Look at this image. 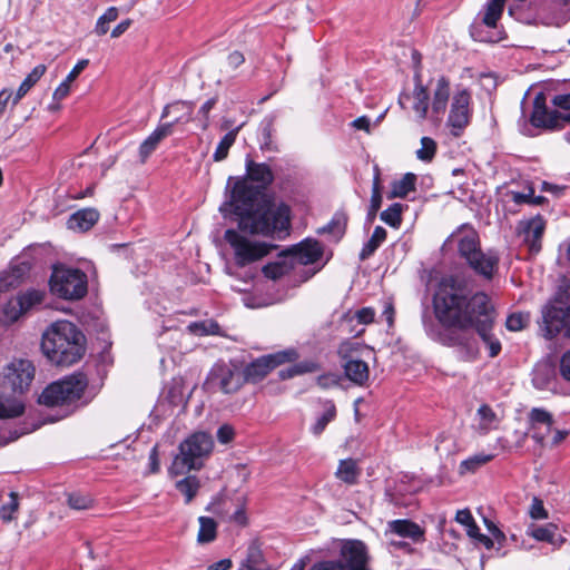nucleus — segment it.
I'll list each match as a JSON object with an SVG mask.
<instances>
[{"mask_svg":"<svg viewBox=\"0 0 570 570\" xmlns=\"http://www.w3.org/2000/svg\"><path fill=\"white\" fill-rule=\"evenodd\" d=\"M53 295L67 299L77 301L87 294V275L78 269L63 265L55 266L49 281Z\"/></svg>","mask_w":570,"mask_h":570,"instance_id":"423d86ee","label":"nucleus"},{"mask_svg":"<svg viewBox=\"0 0 570 570\" xmlns=\"http://www.w3.org/2000/svg\"><path fill=\"white\" fill-rule=\"evenodd\" d=\"M41 350L52 364L70 366L85 355L86 337L73 323L57 321L42 334Z\"/></svg>","mask_w":570,"mask_h":570,"instance_id":"7ed1b4c3","label":"nucleus"},{"mask_svg":"<svg viewBox=\"0 0 570 570\" xmlns=\"http://www.w3.org/2000/svg\"><path fill=\"white\" fill-rule=\"evenodd\" d=\"M43 292L37 291V289H28L24 293L19 294L16 296L18 301L21 303V307L23 312H28L33 306L39 305L43 301Z\"/></svg>","mask_w":570,"mask_h":570,"instance_id":"79ce46f5","label":"nucleus"},{"mask_svg":"<svg viewBox=\"0 0 570 570\" xmlns=\"http://www.w3.org/2000/svg\"><path fill=\"white\" fill-rule=\"evenodd\" d=\"M382 204V195H381V187H380V170L377 167H375V174L373 178V186H372V195H371V202H370V208H368V218L372 219L376 216L377 210L380 209Z\"/></svg>","mask_w":570,"mask_h":570,"instance_id":"ea45409f","label":"nucleus"},{"mask_svg":"<svg viewBox=\"0 0 570 570\" xmlns=\"http://www.w3.org/2000/svg\"><path fill=\"white\" fill-rule=\"evenodd\" d=\"M435 317L448 328L484 332L489 314H494L490 297L484 292L472 293L463 278L443 277L433 298Z\"/></svg>","mask_w":570,"mask_h":570,"instance_id":"f03ea898","label":"nucleus"},{"mask_svg":"<svg viewBox=\"0 0 570 570\" xmlns=\"http://www.w3.org/2000/svg\"><path fill=\"white\" fill-rule=\"evenodd\" d=\"M347 225V216L345 213L337 212L334 214L332 219L328 222L327 225L320 228L317 230L318 234H331L335 240H338L342 238V236L345 234Z\"/></svg>","mask_w":570,"mask_h":570,"instance_id":"c756f323","label":"nucleus"},{"mask_svg":"<svg viewBox=\"0 0 570 570\" xmlns=\"http://www.w3.org/2000/svg\"><path fill=\"white\" fill-rule=\"evenodd\" d=\"M564 308L554 305H546L542 308L541 331L544 337L553 338L564 328Z\"/></svg>","mask_w":570,"mask_h":570,"instance_id":"6ab92c4d","label":"nucleus"},{"mask_svg":"<svg viewBox=\"0 0 570 570\" xmlns=\"http://www.w3.org/2000/svg\"><path fill=\"white\" fill-rule=\"evenodd\" d=\"M218 327V324L214 322H197L189 325L191 332L200 335L215 334Z\"/></svg>","mask_w":570,"mask_h":570,"instance_id":"864d4df0","label":"nucleus"},{"mask_svg":"<svg viewBox=\"0 0 570 570\" xmlns=\"http://www.w3.org/2000/svg\"><path fill=\"white\" fill-rule=\"evenodd\" d=\"M200 481L196 475H188L176 482V489L185 497V502L188 504L198 493Z\"/></svg>","mask_w":570,"mask_h":570,"instance_id":"c9c22d12","label":"nucleus"},{"mask_svg":"<svg viewBox=\"0 0 570 570\" xmlns=\"http://www.w3.org/2000/svg\"><path fill=\"white\" fill-rule=\"evenodd\" d=\"M529 322L530 315L528 313H513L507 318L505 325L508 330L517 332L523 330Z\"/></svg>","mask_w":570,"mask_h":570,"instance_id":"8fccbe9b","label":"nucleus"},{"mask_svg":"<svg viewBox=\"0 0 570 570\" xmlns=\"http://www.w3.org/2000/svg\"><path fill=\"white\" fill-rule=\"evenodd\" d=\"M553 416L550 412L533 407L529 413V433L541 446L544 445L547 436L552 432Z\"/></svg>","mask_w":570,"mask_h":570,"instance_id":"dca6fc26","label":"nucleus"},{"mask_svg":"<svg viewBox=\"0 0 570 570\" xmlns=\"http://www.w3.org/2000/svg\"><path fill=\"white\" fill-rule=\"evenodd\" d=\"M333 562L335 570H370L367 549L360 540L343 542L340 559Z\"/></svg>","mask_w":570,"mask_h":570,"instance_id":"9b49d317","label":"nucleus"},{"mask_svg":"<svg viewBox=\"0 0 570 570\" xmlns=\"http://www.w3.org/2000/svg\"><path fill=\"white\" fill-rule=\"evenodd\" d=\"M416 176L412 173L405 174L401 179L393 181L389 198H404L415 189Z\"/></svg>","mask_w":570,"mask_h":570,"instance_id":"473e14b6","label":"nucleus"},{"mask_svg":"<svg viewBox=\"0 0 570 570\" xmlns=\"http://www.w3.org/2000/svg\"><path fill=\"white\" fill-rule=\"evenodd\" d=\"M557 527L554 524H548L546 527H535L529 534L538 541L549 542L553 540V534Z\"/></svg>","mask_w":570,"mask_h":570,"instance_id":"603ef678","label":"nucleus"},{"mask_svg":"<svg viewBox=\"0 0 570 570\" xmlns=\"http://www.w3.org/2000/svg\"><path fill=\"white\" fill-rule=\"evenodd\" d=\"M24 312L20 301L16 297L9 299L2 308V321L6 323L16 322Z\"/></svg>","mask_w":570,"mask_h":570,"instance_id":"37998d69","label":"nucleus"},{"mask_svg":"<svg viewBox=\"0 0 570 570\" xmlns=\"http://www.w3.org/2000/svg\"><path fill=\"white\" fill-rule=\"evenodd\" d=\"M99 216L95 208L80 209L69 217L68 227L72 230L87 232L98 222Z\"/></svg>","mask_w":570,"mask_h":570,"instance_id":"5701e85b","label":"nucleus"},{"mask_svg":"<svg viewBox=\"0 0 570 570\" xmlns=\"http://www.w3.org/2000/svg\"><path fill=\"white\" fill-rule=\"evenodd\" d=\"M389 530L402 538H409L414 542H419L424 539V530L411 520L401 519L390 521Z\"/></svg>","mask_w":570,"mask_h":570,"instance_id":"412c9836","label":"nucleus"},{"mask_svg":"<svg viewBox=\"0 0 570 570\" xmlns=\"http://www.w3.org/2000/svg\"><path fill=\"white\" fill-rule=\"evenodd\" d=\"M493 459L492 454H475L462 461L459 468L461 474L473 473L482 465L487 464Z\"/></svg>","mask_w":570,"mask_h":570,"instance_id":"4c0bfd02","label":"nucleus"},{"mask_svg":"<svg viewBox=\"0 0 570 570\" xmlns=\"http://www.w3.org/2000/svg\"><path fill=\"white\" fill-rule=\"evenodd\" d=\"M88 386V379L82 373L69 375L49 384L40 394L39 403L48 407H65V415L70 406L79 401Z\"/></svg>","mask_w":570,"mask_h":570,"instance_id":"39448f33","label":"nucleus"},{"mask_svg":"<svg viewBox=\"0 0 570 570\" xmlns=\"http://www.w3.org/2000/svg\"><path fill=\"white\" fill-rule=\"evenodd\" d=\"M350 343H344L338 350V354L343 361L345 376L358 386L365 385L370 377V368L366 362L354 357L348 353Z\"/></svg>","mask_w":570,"mask_h":570,"instance_id":"4468645a","label":"nucleus"},{"mask_svg":"<svg viewBox=\"0 0 570 570\" xmlns=\"http://www.w3.org/2000/svg\"><path fill=\"white\" fill-rule=\"evenodd\" d=\"M216 101V98H210L207 101H205L198 110L199 116H202V127L204 130H206L209 126V112L215 107Z\"/></svg>","mask_w":570,"mask_h":570,"instance_id":"6e6d98bb","label":"nucleus"},{"mask_svg":"<svg viewBox=\"0 0 570 570\" xmlns=\"http://www.w3.org/2000/svg\"><path fill=\"white\" fill-rule=\"evenodd\" d=\"M3 377L13 392L23 393L35 377V366L28 360H13L6 366Z\"/></svg>","mask_w":570,"mask_h":570,"instance_id":"f8f14e48","label":"nucleus"},{"mask_svg":"<svg viewBox=\"0 0 570 570\" xmlns=\"http://www.w3.org/2000/svg\"><path fill=\"white\" fill-rule=\"evenodd\" d=\"M24 411V406L18 401H3L0 397V419H9L20 416Z\"/></svg>","mask_w":570,"mask_h":570,"instance_id":"a18cd8bd","label":"nucleus"},{"mask_svg":"<svg viewBox=\"0 0 570 570\" xmlns=\"http://www.w3.org/2000/svg\"><path fill=\"white\" fill-rule=\"evenodd\" d=\"M559 372L563 380L570 382V348L560 357Z\"/></svg>","mask_w":570,"mask_h":570,"instance_id":"4d7b16f0","label":"nucleus"},{"mask_svg":"<svg viewBox=\"0 0 570 570\" xmlns=\"http://www.w3.org/2000/svg\"><path fill=\"white\" fill-rule=\"evenodd\" d=\"M483 321H487L484 332H481L480 330H474L479 336L482 338V341L488 345L489 347V356L495 357L501 352V343L499 340L494 338L491 334V330L493 326L494 321V314H489Z\"/></svg>","mask_w":570,"mask_h":570,"instance_id":"2f4dec72","label":"nucleus"},{"mask_svg":"<svg viewBox=\"0 0 570 570\" xmlns=\"http://www.w3.org/2000/svg\"><path fill=\"white\" fill-rule=\"evenodd\" d=\"M387 236L386 230L382 226H376L371 238L363 245L360 252V261L370 258L376 249L385 242Z\"/></svg>","mask_w":570,"mask_h":570,"instance_id":"c85d7f7f","label":"nucleus"},{"mask_svg":"<svg viewBox=\"0 0 570 570\" xmlns=\"http://www.w3.org/2000/svg\"><path fill=\"white\" fill-rule=\"evenodd\" d=\"M465 262L475 274L485 279H492L498 269L500 256L493 249H488L487 252L479 249L475 255Z\"/></svg>","mask_w":570,"mask_h":570,"instance_id":"f3484780","label":"nucleus"},{"mask_svg":"<svg viewBox=\"0 0 570 570\" xmlns=\"http://www.w3.org/2000/svg\"><path fill=\"white\" fill-rule=\"evenodd\" d=\"M239 127L229 130L218 142L216 150L213 154L214 161H223L227 158L229 148L234 145Z\"/></svg>","mask_w":570,"mask_h":570,"instance_id":"e433bc0d","label":"nucleus"},{"mask_svg":"<svg viewBox=\"0 0 570 570\" xmlns=\"http://www.w3.org/2000/svg\"><path fill=\"white\" fill-rule=\"evenodd\" d=\"M245 383L242 371L232 363L218 362L209 371L205 385L209 391L235 394Z\"/></svg>","mask_w":570,"mask_h":570,"instance_id":"6e6552de","label":"nucleus"},{"mask_svg":"<svg viewBox=\"0 0 570 570\" xmlns=\"http://www.w3.org/2000/svg\"><path fill=\"white\" fill-rule=\"evenodd\" d=\"M466 534L473 539L476 543L482 544L487 549L493 548V540L489 538L488 535L481 533L480 528L473 521L468 528H466Z\"/></svg>","mask_w":570,"mask_h":570,"instance_id":"09e8293b","label":"nucleus"},{"mask_svg":"<svg viewBox=\"0 0 570 570\" xmlns=\"http://www.w3.org/2000/svg\"><path fill=\"white\" fill-rule=\"evenodd\" d=\"M149 469L151 473L159 472L160 463H159V454L158 446L155 445L149 453Z\"/></svg>","mask_w":570,"mask_h":570,"instance_id":"69168bd1","label":"nucleus"},{"mask_svg":"<svg viewBox=\"0 0 570 570\" xmlns=\"http://www.w3.org/2000/svg\"><path fill=\"white\" fill-rule=\"evenodd\" d=\"M229 520L237 523L238 525H246L247 524V515H246V508H245V500H240L236 504L235 511L229 515Z\"/></svg>","mask_w":570,"mask_h":570,"instance_id":"5fc2aeb1","label":"nucleus"},{"mask_svg":"<svg viewBox=\"0 0 570 570\" xmlns=\"http://www.w3.org/2000/svg\"><path fill=\"white\" fill-rule=\"evenodd\" d=\"M286 250L293 258L294 266L314 264L323 256V246L315 239H305Z\"/></svg>","mask_w":570,"mask_h":570,"instance_id":"a211bd4d","label":"nucleus"},{"mask_svg":"<svg viewBox=\"0 0 570 570\" xmlns=\"http://www.w3.org/2000/svg\"><path fill=\"white\" fill-rule=\"evenodd\" d=\"M375 311L372 307H363L355 312L354 318L357 320L358 323L367 325L374 321Z\"/></svg>","mask_w":570,"mask_h":570,"instance_id":"13d9d810","label":"nucleus"},{"mask_svg":"<svg viewBox=\"0 0 570 570\" xmlns=\"http://www.w3.org/2000/svg\"><path fill=\"white\" fill-rule=\"evenodd\" d=\"M246 176L258 186H252L246 179L234 183L230 200L222 207L236 214L242 232L265 237L287 234L291 226V208L284 203L273 204L265 198L261 189L268 187L274 180L272 168L265 163H256L246 158Z\"/></svg>","mask_w":570,"mask_h":570,"instance_id":"f257e3e1","label":"nucleus"},{"mask_svg":"<svg viewBox=\"0 0 570 570\" xmlns=\"http://www.w3.org/2000/svg\"><path fill=\"white\" fill-rule=\"evenodd\" d=\"M199 530L197 534V542L199 544L210 543L217 537V523L213 518L199 517Z\"/></svg>","mask_w":570,"mask_h":570,"instance_id":"f704fd0d","label":"nucleus"},{"mask_svg":"<svg viewBox=\"0 0 570 570\" xmlns=\"http://www.w3.org/2000/svg\"><path fill=\"white\" fill-rule=\"evenodd\" d=\"M118 18V9L109 7L97 20L95 32L99 36L106 35L109 30V23Z\"/></svg>","mask_w":570,"mask_h":570,"instance_id":"c03bdc74","label":"nucleus"},{"mask_svg":"<svg viewBox=\"0 0 570 570\" xmlns=\"http://www.w3.org/2000/svg\"><path fill=\"white\" fill-rule=\"evenodd\" d=\"M213 449L214 440L209 433L199 431L190 434L179 444L178 453L168 468V474L176 478L191 470H200Z\"/></svg>","mask_w":570,"mask_h":570,"instance_id":"20e7f679","label":"nucleus"},{"mask_svg":"<svg viewBox=\"0 0 570 570\" xmlns=\"http://www.w3.org/2000/svg\"><path fill=\"white\" fill-rule=\"evenodd\" d=\"M169 135H171V125L158 126L139 146L141 163H145L157 148L159 142Z\"/></svg>","mask_w":570,"mask_h":570,"instance_id":"4be33fe9","label":"nucleus"},{"mask_svg":"<svg viewBox=\"0 0 570 570\" xmlns=\"http://www.w3.org/2000/svg\"><path fill=\"white\" fill-rule=\"evenodd\" d=\"M46 70L47 68L45 65H38L31 70L19 86L16 97L12 100L13 105L18 104V101L39 81Z\"/></svg>","mask_w":570,"mask_h":570,"instance_id":"72a5a7b5","label":"nucleus"},{"mask_svg":"<svg viewBox=\"0 0 570 570\" xmlns=\"http://www.w3.org/2000/svg\"><path fill=\"white\" fill-rule=\"evenodd\" d=\"M530 515L532 519L540 520L546 519L548 517V513L543 507V503L541 500L534 498L530 508Z\"/></svg>","mask_w":570,"mask_h":570,"instance_id":"680f3d73","label":"nucleus"},{"mask_svg":"<svg viewBox=\"0 0 570 570\" xmlns=\"http://www.w3.org/2000/svg\"><path fill=\"white\" fill-rule=\"evenodd\" d=\"M298 358V353L294 348L267 354L249 363L242 372L245 382L258 383L265 379L275 367L294 362Z\"/></svg>","mask_w":570,"mask_h":570,"instance_id":"1a4fd4ad","label":"nucleus"},{"mask_svg":"<svg viewBox=\"0 0 570 570\" xmlns=\"http://www.w3.org/2000/svg\"><path fill=\"white\" fill-rule=\"evenodd\" d=\"M336 416V407L332 401L325 403L324 413L317 419L316 423L312 426V432L320 435Z\"/></svg>","mask_w":570,"mask_h":570,"instance_id":"a19ab883","label":"nucleus"},{"mask_svg":"<svg viewBox=\"0 0 570 570\" xmlns=\"http://www.w3.org/2000/svg\"><path fill=\"white\" fill-rule=\"evenodd\" d=\"M30 265L26 262H20L10 265L0 279V286L16 287L29 274Z\"/></svg>","mask_w":570,"mask_h":570,"instance_id":"a878e982","label":"nucleus"},{"mask_svg":"<svg viewBox=\"0 0 570 570\" xmlns=\"http://www.w3.org/2000/svg\"><path fill=\"white\" fill-rule=\"evenodd\" d=\"M450 98V81L444 76H441L436 80V86L433 91V99H432V114L440 116L444 114L448 101Z\"/></svg>","mask_w":570,"mask_h":570,"instance_id":"393cba45","label":"nucleus"},{"mask_svg":"<svg viewBox=\"0 0 570 570\" xmlns=\"http://www.w3.org/2000/svg\"><path fill=\"white\" fill-rule=\"evenodd\" d=\"M233 562L230 559H222L217 562H214L207 567V570H230Z\"/></svg>","mask_w":570,"mask_h":570,"instance_id":"774afa93","label":"nucleus"},{"mask_svg":"<svg viewBox=\"0 0 570 570\" xmlns=\"http://www.w3.org/2000/svg\"><path fill=\"white\" fill-rule=\"evenodd\" d=\"M436 142L430 137L421 138V147L416 150V157L422 160L430 163L436 153Z\"/></svg>","mask_w":570,"mask_h":570,"instance_id":"49530a36","label":"nucleus"},{"mask_svg":"<svg viewBox=\"0 0 570 570\" xmlns=\"http://www.w3.org/2000/svg\"><path fill=\"white\" fill-rule=\"evenodd\" d=\"M472 97L469 90H456L452 96L446 126L454 137H460L472 118Z\"/></svg>","mask_w":570,"mask_h":570,"instance_id":"9d476101","label":"nucleus"},{"mask_svg":"<svg viewBox=\"0 0 570 570\" xmlns=\"http://www.w3.org/2000/svg\"><path fill=\"white\" fill-rule=\"evenodd\" d=\"M460 345L464 346L466 348V354L469 360H474L478 355V346L475 343V340L473 337L471 338H462L460 341Z\"/></svg>","mask_w":570,"mask_h":570,"instance_id":"e2e57ef3","label":"nucleus"},{"mask_svg":"<svg viewBox=\"0 0 570 570\" xmlns=\"http://www.w3.org/2000/svg\"><path fill=\"white\" fill-rule=\"evenodd\" d=\"M292 269H294L293 258L289 257L287 250H283L278 255L277 261L268 263L262 271L267 278L276 281L288 274Z\"/></svg>","mask_w":570,"mask_h":570,"instance_id":"b1692460","label":"nucleus"},{"mask_svg":"<svg viewBox=\"0 0 570 570\" xmlns=\"http://www.w3.org/2000/svg\"><path fill=\"white\" fill-rule=\"evenodd\" d=\"M234 436H235L234 428L229 424H224V425L219 426V429L217 430V440L222 444L229 443L230 441H233Z\"/></svg>","mask_w":570,"mask_h":570,"instance_id":"bf43d9fd","label":"nucleus"},{"mask_svg":"<svg viewBox=\"0 0 570 570\" xmlns=\"http://www.w3.org/2000/svg\"><path fill=\"white\" fill-rule=\"evenodd\" d=\"M455 520L465 528H468L474 521L470 510L468 509L459 510L456 512Z\"/></svg>","mask_w":570,"mask_h":570,"instance_id":"338daca9","label":"nucleus"},{"mask_svg":"<svg viewBox=\"0 0 570 570\" xmlns=\"http://www.w3.org/2000/svg\"><path fill=\"white\" fill-rule=\"evenodd\" d=\"M68 504L75 510H87L94 504V500L89 495L72 493L68 497Z\"/></svg>","mask_w":570,"mask_h":570,"instance_id":"3c124183","label":"nucleus"},{"mask_svg":"<svg viewBox=\"0 0 570 570\" xmlns=\"http://www.w3.org/2000/svg\"><path fill=\"white\" fill-rule=\"evenodd\" d=\"M404 206L400 203L390 205L381 213V219L391 227L399 228L402 224V212Z\"/></svg>","mask_w":570,"mask_h":570,"instance_id":"58836bf2","label":"nucleus"},{"mask_svg":"<svg viewBox=\"0 0 570 570\" xmlns=\"http://www.w3.org/2000/svg\"><path fill=\"white\" fill-rule=\"evenodd\" d=\"M18 495L14 492H10L9 501L0 508V518L4 522H10L13 519V514L18 510Z\"/></svg>","mask_w":570,"mask_h":570,"instance_id":"de8ad7c7","label":"nucleus"},{"mask_svg":"<svg viewBox=\"0 0 570 570\" xmlns=\"http://www.w3.org/2000/svg\"><path fill=\"white\" fill-rule=\"evenodd\" d=\"M194 114V102L178 100L165 106L161 118H167L170 115L174 116V119L166 125H171V128L177 124H187L191 121Z\"/></svg>","mask_w":570,"mask_h":570,"instance_id":"aec40b11","label":"nucleus"},{"mask_svg":"<svg viewBox=\"0 0 570 570\" xmlns=\"http://www.w3.org/2000/svg\"><path fill=\"white\" fill-rule=\"evenodd\" d=\"M297 375L313 373L320 370V365L315 361H303L293 365Z\"/></svg>","mask_w":570,"mask_h":570,"instance_id":"052dcab7","label":"nucleus"},{"mask_svg":"<svg viewBox=\"0 0 570 570\" xmlns=\"http://www.w3.org/2000/svg\"><path fill=\"white\" fill-rule=\"evenodd\" d=\"M360 473L357 462L353 459H345L340 461L335 475L346 484H355Z\"/></svg>","mask_w":570,"mask_h":570,"instance_id":"cd10ccee","label":"nucleus"},{"mask_svg":"<svg viewBox=\"0 0 570 570\" xmlns=\"http://www.w3.org/2000/svg\"><path fill=\"white\" fill-rule=\"evenodd\" d=\"M224 238L233 248L235 263L239 267L262 259L275 248L274 245L264 242L250 240L234 229H227Z\"/></svg>","mask_w":570,"mask_h":570,"instance_id":"0eeeda50","label":"nucleus"},{"mask_svg":"<svg viewBox=\"0 0 570 570\" xmlns=\"http://www.w3.org/2000/svg\"><path fill=\"white\" fill-rule=\"evenodd\" d=\"M89 60L88 59H81L79 60L76 66L72 68V70L68 73L66 77L67 82H72L77 79V77L81 73V71L88 66Z\"/></svg>","mask_w":570,"mask_h":570,"instance_id":"0e129e2a","label":"nucleus"},{"mask_svg":"<svg viewBox=\"0 0 570 570\" xmlns=\"http://www.w3.org/2000/svg\"><path fill=\"white\" fill-rule=\"evenodd\" d=\"M546 230V222L541 216H535L519 224V234L532 255H537L542 248V237Z\"/></svg>","mask_w":570,"mask_h":570,"instance_id":"2eb2a0df","label":"nucleus"},{"mask_svg":"<svg viewBox=\"0 0 570 570\" xmlns=\"http://www.w3.org/2000/svg\"><path fill=\"white\" fill-rule=\"evenodd\" d=\"M413 110L415 111L419 120H424L429 110V91L425 86L417 79L413 90Z\"/></svg>","mask_w":570,"mask_h":570,"instance_id":"bb28decb","label":"nucleus"},{"mask_svg":"<svg viewBox=\"0 0 570 570\" xmlns=\"http://www.w3.org/2000/svg\"><path fill=\"white\" fill-rule=\"evenodd\" d=\"M479 417L478 431L481 434H488L491 430L497 429L498 416L488 404H482L476 412Z\"/></svg>","mask_w":570,"mask_h":570,"instance_id":"7c9ffc66","label":"nucleus"},{"mask_svg":"<svg viewBox=\"0 0 570 570\" xmlns=\"http://www.w3.org/2000/svg\"><path fill=\"white\" fill-rule=\"evenodd\" d=\"M456 244L458 253L461 258L468 261L481 249L478 232L470 225L463 224L454 230L446 239L445 244Z\"/></svg>","mask_w":570,"mask_h":570,"instance_id":"ddd939ff","label":"nucleus"}]
</instances>
